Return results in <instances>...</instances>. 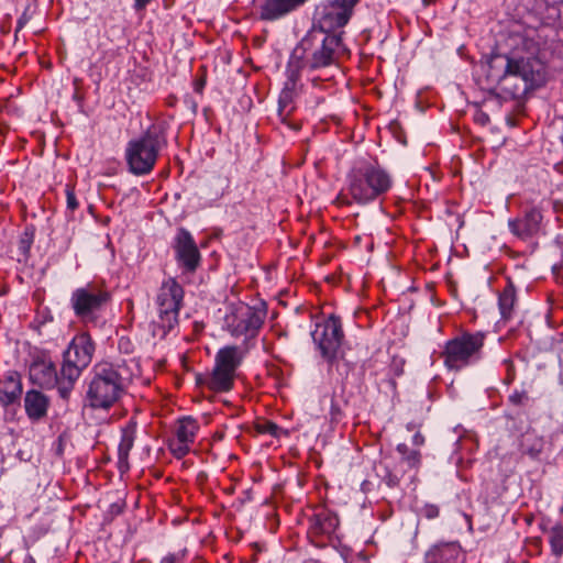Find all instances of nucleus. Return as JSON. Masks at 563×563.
Instances as JSON below:
<instances>
[{
    "instance_id": "obj_1",
    "label": "nucleus",
    "mask_w": 563,
    "mask_h": 563,
    "mask_svg": "<svg viewBox=\"0 0 563 563\" xmlns=\"http://www.w3.org/2000/svg\"><path fill=\"white\" fill-rule=\"evenodd\" d=\"M521 30L512 34L508 54L486 55V79L495 84L508 99L523 98L545 85L548 66L560 47L556 22L561 16L560 0H516Z\"/></svg>"
},
{
    "instance_id": "obj_2",
    "label": "nucleus",
    "mask_w": 563,
    "mask_h": 563,
    "mask_svg": "<svg viewBox=\"0 0 563 563\" xmlns=\"http://www.w3.org/2000/svg\"><path fill=\"white\" fill-rule=\"evenodd\" d=\"M349 52L340 34H328L312 29L290 52L287 65L302 75L338 66Z\"/></svg>"
},
{
    "instance_id": "obj_3",
    "label": "nucleus",
    "mask_w": 563,
    "mask_h": 563,
    "mask_svg": "<svg viewBox=\"0 0 563 563\" xmlns=\"http://www.w3.org/2000/svg\"><path fill=\"white\" fill-rule=\"evenodd\" d=\"M132 360L102 361L92 367L87 400L93 409H110L126 393L134 371Z\"/></svg>"
},
{
    "instance_id": "obj_4",
    "label": "nucleus",
    "mask_w": 563,
    "mask_h": 563,
    "mask_svg": "<svg viewBox=\"0 0 563 563\" xmlns=\"http://www.w3.org/2000/svg\"><path fill=\"white\" fill-rule=\"evenodd\" d=\"M387 190V173L377 162L358 161L346 176V194L342 190L335 198L338 206L368 203Z\"/></svg>"
},
{
    "instance_id": "obj_5",
    "label": "nucleus",
    "mask_w": 563,
    "mask_h": 563,
    "mask_svg": "<svg viewBox=\"0 0 563 563\" xmlns=\"http://www.w3.org/2000/svg\"><path fill=\"white\" fill-rule=\"evenodd\" d=\"M168 128L165 120L154 122L139 137L128 142L125 161L131 174L144 176L154 169L159 152L168 144Z\"/></svg>"
},
{
    "instance_id": "obj_6",
    "label": "nucleus",
    "mask_w": 563,
    "mask_h": 563,
    "mask_svg": "<svg viewBox=\"0 0 563 563\" xmlns=\"http://www.w3.org/2000/svg\"><path fill=\"white\" fill-rule=\"evenodd\" d=\"M96 342L89 332L77 333L63 352L60 398L68 400L82 372L91 364Z\"/></svg>"
},
{
    "instance_id": "obj_7",
    "label": "nucleus",
    "mask_w": 563,
    "mask_h": 563,
    "mask_svg": "<svg viewBox=\"0 0 563 563\" xmlns=\"http://www.w3.org/2000/svg\"><path fill=\"white\" fill-rule=\"evenodd\" d=\"M244 360V352L236 345L221 347L214 356V366L208 374L196 377L197 385L214 393H229L234 387L236 371Z\"/></svg>"
},
{
    "instance_id": "obj_8",
    "label": "nucleus",
    "mask_w": 563,
    "mask_h": 563,
    "mask_svg": "<svg viewBox=\"0 0 563 563\" xmlns=\"http://www.w3.org/2000/svg\"><path fill=\"white\" fill-rule=\"evenodd\" d=\"M302 523L309 542L319 549L341 545L339 534L340 520L338 515L325 506L309 507L303 511Z\"/></svg>"
},
{
    "instance_id": "obj_9",
    "label": "nucleus",
    "mask_w": 563,
    "mask_h": 563,
    "mask_svg": "<svg viewBox=\"0 0 563 563\" xmlns=\"http://www.w3.org/2000/svg\"><path fill=\"white\" fill-rule=\"evenodd\" d=\"M485 334L464 331L448 340L440 353L446 368L461 371L482 360Z\"/></svg>"
},
{
    "instance_id": "obj_10",
    "label": "nucleus",
    "mask_w": 563,
    "mask_h": 563,
    "mask_svg": "<svg viewBox=\"0 0 563 563\" xmlns=\"http://www.w3.org/2000/svg\"><path fill=\"white\" fill-rule=\"evenodd\" d=\"M184 287L174 277L163 280L158 288L155 303L157 307L156 327L162 335L169 333L179 321V311L184 306Z\"/></svg>"
},
{
    "instance_id": "obj_11",
    "label": "nucleus",
    "mask_w": 563,
    "mask_h": 563,
    "mask_svg": "<svg viewBox=\"0 0 563 563\" xmlns=\"http://www.w3.org/2000/svg\"><path fill=\"white\" fill-rule=\"evenodd\" d=\"M544 201L536 202L525 199L520 203V211L515 218L508 220L511 234L523 242L532 241L545 232Z\"/></svg>"
},
{
    "instance_id": "obj_12",
    "label": "nucleus",
    "mask_w": 563,
    "mask_h": 563,
    "mask_svg": "<svg viewBox=\"0 0 563 563\" xmlns=\"http://www.w3.org/2000/svg\"><path fill=\"white\" fill-rule=\"evenodd\" d=\"M111 298V292L106 288L88 284L71 292L70 307L81 322L96 323Z\"/></svg>"
},
{
    "instance_id": "obj_13",
    "label": "nucleus",
    "mask_w": 563,
    "mask_h": 563,
    "mask_svg": "<svg viewBox=\"0 0 563 563\" xmlns=\"http://www.w3.org/2000/svg\"><path fill=\"white\" fill-rule=\"evenodd\" d=\"M321 356L325 360L329 368L339 362L341 345L344 339L341 319L334 314L316 324L311 333Z\"/></svg>"
},
{
    "instance_id": "obj_14",
    "label": "nucleus",
    "mask_w": 563,
    "mask_h": 563,
    "mask_svg": "<svg viewBox=\"0 0 563 563\" xmlns=\"http://www.w3.org/2000/svg\"><path fill=\"white\" fill-rule=\"evenodd\" d=\"M29 356V378L31 383L45 389L56 387L60 396L62 371L58 374L49 351L35 347Z\"/></svg>"
},
{
    "instance_id": "obj_15",
    "label": "nucleus",
    "mask_w": 563,
    "mask_h": 563,
    "mask_svg": "<svg viewBox=\"0 0 563 563\" xmlns=\"http://www.w3.org/2000/svg\"><path fill=\"white\" fill-rule=\"evenodd\" d=\"M170 246L176 264L184 275L195 274L200 268L202 255L192 234L186 228L177 229Z\"/></svg>"
},
{
    "instance_id": "obj_16",
    "label": "nucleus",
    "mask_w": 563,
    "mask_h": 563,
    "mask_svg": "<svg viewBox=\"0 0 563 563\" xmlns=\"http://www.w3.org/2000/svg\"><path fill=\"white\" fill-rule=\"evenodd\" d=\"M267 316L264 302L238 309L229 319L228 328L232 336L254 339L258 335Z\"/></svg>"
},
{
    "instance_id": "obj_17",
    "label": "nucleus",
    "mask_w": 563,
    "mask_h": 563,
    "mask_svg": "<svg viewBox=\"0 0 563 563\" xmlns=\"http://www.w3.org/2000/svg\"><path fill=\"white\" fill-rule=\"evenodd\" d=\"M285 76L286 80L278 96L277 114L283 124L294 131H298L300 130V124L292 121L290 118L297 109L296 98L299 96L303 87L301 82V74L286 64Z\"/></svg>"
},
{
    "instance_id": "obj_18",
    "label": "nucleus",
    "mask_w": 563,
    "mask_h": 563,
    "mask_svg": "<svg viewBox=\"0 0 563 563\" xmlns=\"http://www.w3.org/2000/svg\"><path fill=\"white\" fill-rule=\"evenodd\" d=\"M199 430L200 424L196 418L183 416L177 419L174 435L167 440V448L175 459L181 460L189 454Z\"/></svg>"
},
{
    "instance_id": "obj_19",
    "label": "nucleus",
    "mask_w": 563,
    "mask_h": 563,
    "mask_svg": "<svg viewBox=\"0 0 563 563\" xmlns=\"http://www.w3.org/2000/svg\"><path fill=\"white\" fill-rule=\"evenodd\" d=\"M354 11L344 8L336 7L333 2L328 1V5L324 7L319 20L318 27L316 31H322L328 34H342L343 31H339L344 27L351 20Z\"/></svg>"
},
{
    "instance_id": "obj_20",
    "label": "nucleus",
    "mask_w": 563,
    "mask_h": 563,
    "mask_svg": "<svg viewBox=\"0 0 563 563\" xmlns=\"http://www.w3.org/2000/svg\"><path fill=\"white\" fill-rule=\"evenodd\" d=\"M300 7L299 0H258L256 10L261 21L275 22L284 19Z\"/></svg>"
},
{
    "instance_id": "obj_21",
    "label": "nucleus",
    "mask_w": 563,
    "mask_h": 563,
    "mask_svg": "<svg viewBox=\"0 0 563 563\" xmlns=\"http://www.w3.org/2000/svg\"><path fill=\"white\" fill-rule=\"evenodd\" d=\"M137 433V421L135 418L129 419L121 427V439L118 445V470L121 474L130 470L129 455L132 450Z\"/></svg>"
},
{
    "instance_id": "obj_22",
    "label": "nucleus",
    "mask_w": 563,
    "mask_h": 563,
    "mask_svg": "<svg viewBox=\"0 0 563 563\" xmlns=\"http://www.w3.org/2000/svg\"><path fill=\"white\" fill-rule=\"evenodd\" d=\"M49 404V398L37 389H29L24 395V410L33 423L46 418Z\"/></svg>"
},
{
    "instance_id": "obj_23",
    "label": "nucleus",
    "mask_w": 563,
    "mask_h": 563,
    "mask_svg": "<svg viewBox=\"0 0 563 563\" xmlns=\"http://www.w3.org/2000/svg\"><path fill=\"white\" fill-rule=\"evenodd\" d=\"M22 382L18 372H9L0 380V405L8 408L11 405L19 404L22 396Z\"/></svg>"
},
{
    "instance_id": "obj_24",
    "label": "nucleus",
    "mask_w": 563,
    "mask_h": 563,
    "mask_svg": "<svg viewBox=\"0 0 563 563\" xmlns=\"http://www.w3.org/2000/svg\"><path fill=\"white\" fill-rule=\"evenodd\" d=\"M426 563H464L462 549L457 543L434 545L424 555Z\"/></svg>"
},
{
    "instance_id": "obj_25",
    "label": "nucleus",
    "mask_w": 563,
    "mask_h": 563,
    "mask_svg": "<svg viewBox=\"0 0 563 563\" xmlns=\"http://www.w3.org/2000/svg\"><path fill=\"white\" fill-rule=\"evenodd\" d=\"M545 445L544 438L539 435L536 430L528 429L519 438V451L521 454L532 460H539Z\"/></svg>"
},
{
    "instance_id": "obj_26",
    "label": "nucleus",
    "mask_w": 563,
    "mask_h": 563,
    "mask_svg": "<svg viewBox=\"0 0 563 563\" xmlns=\"http://www.w3.org/2000/svg\"><path fill=\"white\" fill-rule=\"evenodd\" d=\"M517 303V294L514 283L509 279L504 289L498 296V307L501 320L508 321L512 319L515 313V306Z\"/></svg>"
},
{
    "instance_id": "obj_27",
    "label": "nucleus",
    "mask_w": 563,
    "mask_h": 563,
    "mask_svg": "<svg viewBox=\"0 0 563 563\" xmlns=\"http://www.w3.org/2000/svg\"><path fill=\"white\" fill-rule=\"evenodd\" d=\"M254 430L260 434H269L273 438L279 439L283 435L288 437V431L279 427L277 423L267 419H257L254 422Z\"/></svg>"
},
{
    "instance_id": "obj_28",
    "label": "nucleus",
    "mask_w": 563,
    "mask_h": 563,
    "mask_svg": "<svg viewBox=\"0 0 563 563\" xmlns=\"http://www.w3.org/2000/svg\"><path fill=\"white\" fill-rule=\"evenodd\" d=\"M35 228L33 224L26 225L21 233L18 242V251L20 255L26 261L30 257L31 247L34 243Z\"/></svg>"
},
{
    "instance_id": "obj_29",
    "label": "nucleus",
    "mask_w": 563,
    "mask_h": 563,
    "mask_svg": "<svg viewBox=\"0 0 563 563\" xmlns=\"http://www.w3.org/2000/svg\"><path fill=\"white\" fill-rule=\"evenodd\" d=\"M346 407L347 400H345L343 397H338L335 395L331 397V406L329 411L331 424H338L344 419Z\"/></svg>"
},
{
    "instance_id": "obj_30",
    "label": "nucleus",
    "mask_w": 563,
    "mask_h": 563,
    "mask_svg": "<svg viewBox=\"0 0 563 563\" xmlns=\"http://www.w3.org/2000/svg\"><path fill=\"white\" fill-rule=\"evenodd\" d=\"M549 543L554 556L563 555V525L555 523L549 531Z\"/></svg>"
},
{
    "instance_id": "obj_31",
    "label": "nucleus",
    "mask_w": 563,
    "mask_h": 563,
    "mask_svg": "<svg viewBox=\"0 0 563 563\" xmlns=\"http://www.w3.org/2000/svg\"><path fill=\"white\" fill-rule=\"evenodd\" d=\"M397 452L400 459L409 468L416 467L420 464L421 454L418 450H409L407 444H398Z\"/></svg>"
},
{
    "instance_id": "obj_32",
    "label": "nucleus",
    "mask_w": 563,
    "mask_h": 563,
    "mask_svg": "<svg viewBox=\"0 0 563 563\" xmlns=\"http://www.w3.org/2000/svg\"><path fill=\"white\" fill-rule=\"evenodd\" d=\"M389 268H391L396 275H397V280L394 283V287L399 291V292H405L406 290H409L411 289V277L409 274L407 273H402L401 269H400V266L398 265H394V264H390L389 263Z\"/></svg>"
},
{
    "instance_id": "obj_33",
    "label": "nucleus",
    "mask_w": 563,
    "mask_h": 563,
    "mask_svg": "<svg viewBox=\"0 0 563 563\" xmlns=\"http://www.w3.org/2000/svg\"><path fill=\"white\" fill-rule=\"evenodd\" d=\"M409 331V325L404 317H398L393 321V332L396 335V339L389 341V345H396L400 343L404 338L407 336Z\"/></svg>"
},
{
    "instance_id": "obj_34",
    "label": "nucleus",
    "mask_w": 563,
    "mask_h": 563,
    "mask_svg": "<svg viewBox=\"0 0 563 563\" xmlns=\"http://www.w3.org/2000/svg\"><path fill=\"white\" fill-rule=\"evenodd\" d=\"M554 246L559 251L560 262L552 266V273L558 283L563 285V275L560 273L563 271V235L559 234L554 240Z\"/></svg>"
},
{
    "instance_id": "obj_35",
    "label": "nucleus",
    "mask_w": 563,
    "mask_h": 563,
    "mask_svg": "<svg viewBox=\"0 0 563 563\" xmlns=\"http://www.w3.org/2000/svg\"><path fill=\"white\" fill-rule=\"evenodd\" d=\"M508 402L514 407H526L530 402L528 391L515 389L508 397Z\"/></svg>"
},
{
    "instance_id": "obj_36",
    "label": "nucleus",
    "mask_w": 563,
    "mask_h": 563,
    "mask_svg": "<svg viewBox=\"0 0 563 563\" xmlns=\"http://www.w3.org/2000/svg\"><path fill=\"white\" fill-rule=\"evenodd\" d=\"M65 195H66V208L67 211L74 213L79 208V201L75 194V185L66 184L65 186Z\"/></svg>"
},
{
    "instance_id": "obj_37",
    "label": "nucleus",
    "mask_w": 563,
    "mask_h": 563,
    "mask_svg": "<svg viewBox=\"0 0 563 563\" xmlns=\"http://www.w3.org/2000/svg\"><path fill=\"white\" fill-rule=\"evenodd\" d=\"M388 129L389 133L396 139L397 142H399L401 145H407L406 133L397 119L389 122Z\"/></svg>"
},
{
    "instance_id": "obj_38",
    "label": "nucleus",
    "mask_w": 563,
    "mask_h": 563,
    "mask_svg": "<svg viewBox=\"0 0 563 563\" xmlns=\"http://www.w3.org/2000/svg\"><path fill=\"white\" fill-rule=\"evenodd\" d=\"M187 550L178 552H168L159 560V563H185Z\"/></svg>"
},
{
    "instance_id": "obj_39",
    "label": "nucleus",
    "mask_w": 563,
    "mask_h": 563,
    "mask_svg": "<svg viewBox=\"0 0 563 563\" xmlns=\"http://www.w3.org/2000/svg\"><path fill=\"white\" fill-rule=\"evenodd\" d=\"M405 364V357L395 354L391 356V361L389 363V372H393L395 376H400L404 374Z\"/></svg>"
},
{
    "instance_id": "obj_40",
    "label": "nucleus",
    "mask_w": 563,
    "mask_h": 563,
    "mask_svg": "<svg viewBox=\"0 0 563 563\" xmlns=\"http://www.w3.org/2000/svg\"><path fill=\"white\" fill-rule=\"evenodd\" d=\"M30 20H31V16L27 13V8H26L16 21V26L14 30V40L15 41H18L19 33L23 30V27L29 23Z\"/></svg>"
},
{
    "instance_id": "obj_41",
    "label": "nucleus",
    "mask_w": 563,
    "mask_h": 563,
    "mask_svg": "<svg viewBox=\"0 0 563 563\" xmlns=\"http://www.w3.org/2000/svg\"><path fill=\"white\" fill-rule=\"evenodd\" d=\"M421 512L427 519H434L439 516L440 509L437 505L427 504L422 508Z\"/></svg>"
},
{
    "instance_id": "obj_42",
    "label": "nucleus",
    "mask_w": 563,
    "mask_h": 563,
    "mask_svg": "<svg viewBox=\"0 0 563 563\" xmlns=\"http://www.w3.org/2000/svg\"><path fill=\"white\" fill-rule=\"evenodd\" d=\"M153 1L154 0H133V10L136 13H143Z\"/></svg>"
},
{
    "instance_id": "obj_43",
    "label": "nucleus",
    "mask_w": 563,
    "mask_h": 563,
    "mask_svg": "<svg viewBox=\"0 0 563 563\" xmlns=\"http://www.w3.org/2000/svg\"><path fill=\"white\" fill-rule=\"evenodd\" d=\"M71 98L77 103L79 112L85 113V95L81 92V90H75Z\"/></svg>"
},
{
    "instance_id": "obj_44",
    "label": "nucleus",
    "mask_w": 563,
    "mask_h": 563,
    "mask_svg": "<svg viewBox=\"0 0 563 563\" xmlns=\"http://www.w3.org/2000/svg\"><path fill=\"white\" fill-rule=\"evenodd\" d=\"M206 84H207V80H206V76L202 75L201 77L199 78H196L194 80V90L199 93V95H202V91L206 87Z\"/></svg>"
},
{
    "instance_id": "obj_45",
    "label": "nucleus",
    "mask_w": 563,
    "mask_h": 563,
    "mask_svg": "<svg viewBox=\"0 0 563 563\" xmlns=\"http://www.w3.org/2000/svg\"><path fill=\"white\" fill-rule=\"evenodd\" d=\"M505 363L507 365V372H508L506 382H507V384H510L515 379L514 363L510 360H505Z\"/></svg>"
},
{
    "instance_id": "obj_46",
    "label": "nucleus",
    "mask_w": 563,
    "mask_h": 563,
    "mask_svg": "<svg viewBox=\"0 0 563 563\" xmlns=\"http://www.w3.org/2000/svg\"><path fill=\"white\" fill-rule=\"evenodd\" d=\"M375 471L377 475L382 476L383 478L387 476V466H385L382 461L375 465Z\"/></svg>"
},
{
    "instance_id": "obj_47",
    "label": "nucleus",
    "mask_w": 563,
    "mask_h": 563,
    "mask_svg": "<svg viewBox=\"0 0 563 563\" xmlns=\"http://www.w3.org/2000/svg\"><path fill=\"white\" fill-rule=\"evenodd\" d=\"M412 443L416 446H420L424 443V437L420 432H416L412 437Z\"/></svg>"
},
{
    "instance_id": "obj_48",
    "label": "nucleus",
    "mask_w": 563,
    "mask_h": 563,
    "mask_svg": "<svg viewBox=\"0 0 563 563\" xmlns=\"http://www.w3.org/2000/svg\"><path fill=\"white\" fill-rule=\"evenodd\" d=\"M324 102V97L323 96H317L314 97L312 100H309L307 101V103L311 107V108H316L317 106H319L320 103Z\"/></svg>"
},
{
    "instance_id": "obj_49",
    "label": "nucleus",
    "mask_w": 563,
    "mask_h": 563,
    "mask_svg": "<svg viewBox=\"0 0 563 563\" xmlns=\"http://www.w3.org/2000/svg\"><path fill=\"white\" fill-rule=\"evenodd\" d=\"M81 85H82V79L81 78L75 77L73 79L74 91L77 90V89L80 90L81 89Z\"/></svg>"
},
{
    "instance_id": "obj_50",
    "label": "nucleus",
    "mask_w": 563,
    "mask_h": 563,
    "mask_svg": "<svg viewBox=\"0 0 563 563\" xmlns=\"http://www.w3.org/2000/svg\"><path fill=\"white\" fill-rule=\"evenodd\" d=\"M23 563H36V561L32 554L26 553V555L23 559Z\"/></svg>"
},
{
    "instance_id": "obj_51",
    "label": "nucleus",
    "mask_w": 563,
    "mask_h": 563,
    "mask_svg": "<svg viewBox=\"0 0 563 563\" xmlns=\"http://www.w3.org/2000/svg\"><path fill=\"white\" fill-rule=\"evenodd\" d=\"M176 101H177V98H176L175 96H169V97L167 98L166 103H167V106H169V107H174V106H175V103H176Z\"/></svg>"
},
{
    "instance_id": "obj_52",
    "label": "nucleus",
    "mask_w": 563,
    "mask_h": 563,
    "mask_svg": "<svg viewBox=\"0 0 563 563\" xmlns=\"http://www.w3.org/2000/svg\"><path fill=\"white\" fill-rule=\"evenodd\" d=\"M481 121H482L483 123L488 122V121H489L488 115H487V114H485V113H482V115H481Z\"/></svg>"
},
{
    "instance_id": "obj_53",
    "label": "nucleus",
    "mask_w": 563,
    "mask_h": 563,
    "mask_svg": "<svg viewBox=\"0 0 563 563\" xmlns=\"http://www.w3.org/2000/svg\"><path fill=\"white\" fill-rule=\"evenodd\" d=\"M174 0H164V7L169 8L173 4Z\"/></svg>"
},
{
    "instance_id": "obj_54",
    "label": "nucleus",
    "mask_w": 563,
    "mask_h": 563,
    "mask_svg": "<svg viewBox=\"0 0 563 563\" xmlns=\"http://www.w3.org/2000/svg\"><path fill=\"white\" fill-rule=\"evenodd\" d=\"M302 563H321V562L318 560H314V559H307Z\"/></svg>"
},
{
    "instance_id": "obj_55",
    "label": "nucleus",
    "mask_w": 563,
    "mask_h": 563,
    "mask_svg": "<svg viewBox=\"0 0 563 563\" xmlns=\"http://www.w3.org/2000/svg\"><path fill=\"white\" fill-rule=\"evenodd\" d=\"M311 82L313 86H317L320 82V79L317 77L311 78Z\"/></svg>"
},
{
    "instance_id": "obj_56",
    "label": "nucleus",
    "mask_w": 563,
    "mask_h": 563,
    "mask_svg": "<svg viewBox=\"0 0 563 563\" xmlns=\"http://www.w3.org/2000/svg\"><path fill=\"white\" fill-rule=\"evenodd\" d=\"M389 486L396 484V481L393 478L391 474L389 473V479H388Z\"/></svg>"
},
{
    "instance_id": "obj_57",
    "label": "nucleus",
    "mask_w": 563,
    "mask_h": 563,
    "mask_svg": "<svg viewBox=\"0 0 563 563\" xmlns=\"http://www.w3.org/2000/svg\"><path fill=\"white\" fill-rule=\"evenodd\" d=\"M301 5L307 1V0H299Z\"/></svg>"
},
{
    "instance_id": "obj_58",
    "label": "nucleus",
    "mask_w": 563,
    "mask_h": 563,
    "mask_svg": "<svg viewBox=\"0 0 563 563\" xmlns=\"http://www.w3.org/2000/svg\"><path fill=\"white\" fill-rule=\"evenodd\" d=\"M542 200H543V201H545L544 199H542ZM545 206H549V202H544V207H545Z\"/></svg>"
},
{
    "instance_id": "obj_59",
    "label": "nucleus",
    "mask_w": 563,
    "mask_h": 563,
    "mask_svg": "<svg viewBox=\"0 0 563 563\" xmlns=\"http://www.w3.org/2000/svg\"><path fill=\"white\" fill-rule=\"evenodd\" d=\"M112 563H118V562H112Z\"/></svg>"
}]
</instances>
